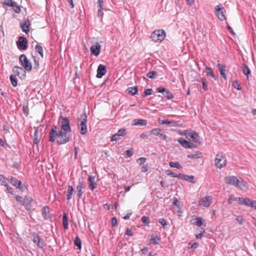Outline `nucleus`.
Listing matches in <instances>:
<instances>
[{
    "label": "nucleus",
    "mask_w": 256,
    "mask_h": 256,
    "mask_svg": "<svg viewBox=\"0 0 256 256\" xmlns=\"http://www.w3.org/2000/svg\"><path fill=\"white\" fill-rule=\"evenodd\" d=\"M68 132L60 130H58L56 126H52L48 134V140L52 142L56 141V144L59 145L65 144L70 142L71 139L68 134Z\"/></svg>",
    "instance_id": "obj_1"
},
{
    "label": "nucleus",
    "mask_w": 256,
    "mask_h": 256,
    "mask_svg": "<svg viewBox=\"0 0 256 256\" xmlns=\"http://www.w3.org/2000/svg\"><path fill=\"white\" fill-rule=\"evenodd\" d=\"M225 182L227 184L234 186L244 191L248 189V184L240 177L234 176H228L226 178Z\"/></svg>",
    "instance_id": "obj_2"
},
{
    "label": "nucleus",
    "mask_w": 256,
    "mask_h": 256,
    "mask_svg": "<svg viewBox=\"0 0 256 256\" xmlns=\"http://www.w3.org/2000/svg\"><path fill=\"white\" fill-rule=\"evenodd\" d=\"M87 116L86 112L81 114L78 118V126L80 130V133L82 135L86 134L88 132L87 126Z\"/></svg>",
    "instance_id": "obj_3"
},
{
    "label": "nucleus",
    "mask_w": 256,
    "mask_h": 256,
    "mask_svg": "<svg viewBox=\"0 0 256 256\" xmlns=\"http://www.w3.org/2000/svg\"><path fill=\"white\" fill-rule=\"evenodd\" d=\"M183 134L187 138H192L194 142L197 143L198 144H201L200 136L198 133L192 130H185Z\"/></svg>",
    "instance_id": "obj_4"
},
{
    "label": "nucleus",
    "mask_w": 256,
    "mask_h": 256,
    "mask_svg": "<svg viewBox=\"0 0 256 256\" xmlns=\"http://www.w3.org/2000/svg\"><path fill=\"white\" fill-rule=\"evenodd\" d=\"M166 38V32L163 30H154L151 34L150 38L154 42L162 41Z\"/></svg>",
    "instance_id": "obj_5"
},
{
    "label": "nucleus",
    "mask_w": 256,
    "mask_h": 256,
    "mask_svg": "<svg viewBox=\"0 0 256 256\" xmlns=\"http://www.w3.org/2000/svg\"><path fill=\"white\" fill-rule=\"evenodd\" d=\"M226 160L222 152L218 153L215 158V165L216 167L221 168L226 165Z\"/></svg>",
    "instance_id": "obj_6"
},
{
    "label": "nucleus",
    "mask_w": 256,
    "mask_h": 256,
    "mask_svg": "<svg viewBox=\"0 0 256 256\" xmlns=\"http://www.w3.org/2000/svg\"><path fill=\"white\" fill-rule=\"evenodd\" d=\"M19 60L21 65L26 71H30L32 69V65L24 54L20 56Z\"/></svg>",
    "instance_id": "obj_7"
},
{
    "label": "nucleus",
    "mask_w": 256,
    "mask_h": 256,
    "mask_svg": "<svg viewBox=\"0 0 256 256\" xmlns=\"http://www.w3.org/2000/svg\"><path fill=\"white\" fill-rule=\"evenodd\" d=\"M60 118L61 120L60 130L70 132H71V128L70 126V122L68 118L62 116H60Z\"/></svg>",
    "instance_id": "obj_8"
},
{
    "label": "nucleus",
    "mask_w": 256,
    "mask_h": 256,
    "mask_svg": "<svg viewBox=\"0 0 256 256\" xmlns=\"http://www.w3.org/2000/svg\"><path fill=\"white\" fill-rule=\"evenodd\" d=\"M31 236L32 242L36 244L37 246L40 249H43L45 246L43 239L35 232H32Z\"/></svg>",
    "instance_id": "obj_9"
},
{
    "label": "nucleus",
    "mask_w": 256,
    "mask_h": 256,
    "mask_svg": "<svg viewBox=\"0 0 256 256\" xmlns=\"http://www.w3.org/2000/svg\"><path fill=\"white\" fill-rule=\"evenodd\" d=\"M28 40L24 36H20L16 42L18 48L20 50H26L28 48Z\"/></svg>",
    "instance_id": "obj_10"
},
{
    "label": "nucleus",
    "mask_w": 256,
    "mask_h": 256,
    "mask_svg": "<svg viewBox=\"0 0 256 256\" xmlns=\"http://www.w3.org/2000/svg\"><path fill=\"white\" fill-rule=\"evenodd\" d=\"M216 14L218 19L222 21L226 19L224 14L226 10L224 7H220V6H216L215 7Z\"/></svg>",
    "instance_id": "obj_11"
},
{
    "label": "nucleus",
    "mask_w": 256,
    "mask_h": 256,
    "mask_svg": "<svg viewBox=\"0 0 256 256\" xmlns=\"http://www.w3.org/2000/svg\"><path fill=\"white\" fill-rule=\"evenodd\" d=\"M86 188L85 184L82 181H79L78 185L76 188V197L80 199L82 198V194L84 193V190Z\"/></svg>",
    "instance_id": "obj_12"
},
{
    "label": "nucleus",
    "mask_w": 256,
    "mask_h": 256,
    "mask_svg": "<svg viewBox=\"0 0 256 256\" xmlns=\"http://www.w3.org/2000/svg\"><path fill=\"white\" fill-rule=\"evenodd\" d=\"M33 199L30 196H26L24 198V201L22 206H24L26 209L28 211H31L32 209V202Z\"/></svg>",
    "instance_id": "obj_13"
},
{
    "label": "nucleus",
    "mask_w": 256,
    "mask_h": 256,
    "mask_svg": "<svg viewBox=\"0 0 256 256\" xmlns=\"http://www.w3.org/2000/svg\"><path fill=\"white\" fill-rule=\"evenodd\" d=\"M12 71L16 76H18L21 79L25 78L26 76L25 70L21 67L14 66L12 69Z\"/></svg>",
    "instance_id": "obj_14"
},
{
    "label": "nucleus",
    "mask_w": 256,
    "mask_h": 256,
    "mask_svg": "<svg viewBox=\"0 0 256 256\" xmlns=\"http://www.w3.org/2000/svg\"><path fill=\"white\" fill-rule=\"evenodd\" d=\"M101 46L98 42H96L95 44H93L90 48V51L92 55L96 56H98L100 52Z\"/></svg>",
    "instance_id": "obj_15"
},
{
    "label": "nucleus",
    "mask_w": 256,
    "mask_h": 256,
    "mask_svg": "<svg viewBox=\"0 0 256 256\" xmlns=\"http://www.w3.org/2000/svg\"><path fill=\"white\" fill-rule=\"evenodd\" d=\"M10 182L14 186H15L17 188L20 190H22L24 186V185L22 183L21 181L13 176H11Z\"/></svg>",
    "instance_id": "obj_16"
},
{
    "label": "nucleus",
    "mask_w": 256,
    "mask_h": 256,
    "mask_svg": "<svg viewBox=\"0 0 256 256\" xmlns=\"http://www.w3.org/2000/svg\"><path fill=\"white\" fill-rule=\"evenodd\" d=\"M42 214L44 220H48L52 218L50 208L48 206H44L42 209Z\"/></svg>",
    "instance_id": "obj_17"
},
{
    "label": "nucleus",
    "mask_w": 256,
    "mask_h": 256,
    "mask_svg": "<svg viewBox=\"0 0 256 256\" xmlns=\"http://www.w3.org/2000/svg\"><path fill=\"white\" fill-rule=\"evenodd\" d=\"M211 196L204 197L199 201V205L204 207H208L211 204Z\"/></svg>",
    "instance_id": "obj_18"
},
{
    "label": "nucleus",
    "mask_w": 256,
    "mask_h": 256,
    "mask_svg": "<svg viewBox=\"0 0 256 256\" xmlns=\"http://www.w3.org/2000/svg\"><path fill=\"white\" fill-rule=\"evenodd\" d=\"M106 68L104 65L100 64L97 69L96 77L102 78L106 73Z\"/></svg>",
    "instance_id": "obj_19"
},
{
    "label": "nucleus",
    "mask_w": 256,
    "mask_h": 256,
    "mask_svg": "<svg viewBox=\"0 0 256 256\" xmlns=\"http://www.w3.org/2000/svg\"><path fill=\"white\" fill-rule=\"evenodd\" d=\"M234 200L237 201L238 204L248 206L250 202V200L248 198H234Z\"/></svg>",
    "instance_id": "obj_20"
},
{
    "label": "nucleus",
    "mask_w": 256,
    "mask_h": 256,
    "mask_svg": "<svg viewBox=\"0 0 256 256\" xmlns=\"http://www.w3.org/2000/svg\"><path fill=\"white\" fill-rule=\"evenodd\" d=\"M30 22L28 19L24 20V22L20 24V28L22 32L28 34L30 31Z\"/></svg>",
    "instance_id": "obj_21"
},
{
    "label": "nucleus",
    "mask_w": 256,
    "mask_h": 256,
    "mask_svg": "<svg viewBox=\"0 0 256 256\" xmlns=\"http://www.w3.org/2000/svg\"><path fill=\"white\" fill-rule=\"evenodd\" d=\"M94 179V176H90L88 180V187L92 190L95 189L97 186V184L95 182Z\"/></svg>",
    "instance_id": "obj_22"
},
{
    "label": "nucleus",
    "mask_w": 256,
    "mask_h": 256,
    "mask_svg": "<svg viewBox=\"0 0 256 256\" xmlns=\"http://www.w3.org/2000/svg\"><path fill=\"white\" fill-rule=\"evenodd\" d=\"M160 238L159 236L152 234L151 236V238L150 240L149 244H158L160 242Z\"/></svg>",
    "instance_id": "obj_23"
},
{
    "label": "nucleus",
    "mask_w": 256,
    "mask_h": 256,
    "mask_svg": "<svg viewBox=\"0 0 256 256\" xmlns=\"http://www.w3.org/2000/svg\"><path fill=\"white\" fill-rule=\"evenodd\" d=\"M218 68L220 71V76L224 79H226V76L225 74L226 66L222 64H218Z\"/></svg>",
    "instance_id": "obj_24"
},
{
    "label": "nucleus",
    "mask_w": 256,
    "mask_h": 256,
    "mask_svg": "<svg viewBox=\"0 0 256 256\" xmlns=\"http://www.w3.org/2000/svg\"><path fill=\"white\" fill-rule=\"evenodd\" d=\"M132 125L144 126L147 124V121L143 119H135L132 121Z\"/></svg>",
    "instance_id": "obj_25"
},
{
    "label": "nucleus",
    "mask_w": 256,
    "mask_h": 256,
    "mask_svg": "<svg viewBox=\"0 0 256 256\" xmlns=\"http://www.w3.org/2000/svg\"><path fill=\"white\" fill-rule=\"evenodd\" d=\"M178 142L179 144L184 148H188L189 142L187 141L186 140H184L182 138H180L178 140Z\"/></svg>",
    "instance_id": "obj_26"
},
{
    "label": "nucleus",
    "mask_w": 256,
    "mask_h": 256,
    "mask_svg": "<svg viewBox=\"0 0 256 256\" xmlns=\"http://www.w3.org/2000/svg\"><path fill=\"white\" fill-rule=\"evenodd\" d=\"M74 191V189L72 186L69 185L68 186V190L66 191V196L68 200H70L72 198Z\"/></svg>",
    "instance_id": "obj_27"
},
{
    "label": "nucleus",
    "mask_w": 256,
    "mask_h": 256,
    "mask_svg": "<svg viewBox=\"0 0 256 256\" xmlns=\"http://www.w3.org/2000/svg\"><path fill=\"white\" fill-rule=\"evenodd\" d=\"M0 3L4 7L5 6L12 7V6H14V4H15V2L13 0H4Z\"/></svg>",
    "instance_id": "obj_28"
},
{
    "label": "nucleus",
    "mask_w": 256,
    "mask_h": 256,
    "mask_svg": "<svg viewBox=\"0 0 256 256\" xmlns=\"http://www.w3.org/2000/svg\"><path fill=\"white\" fill-rule=\"evenodd\" d=\"M68 219L66 214H64L62 216V225L64 230L68 228Z\"/></svg>",
    "instance_id": "obj_29"
},
{
    "label": "nucleus",
    "mask_w": 256,
    "mask_h": 256,
    "mask_svg": "<svg viewBox=\"0 0 256 256\" xmlns=\"http://www.w3.org/2000/svg\"><path fill=\"white\" fill-rule=\"evenodd\" d=\"M10 78L12 85L14 87H16L18 84V80L16 75L11 74Z\"/></svg>",
    "instance_id": "obj_30"
},
{
    "label": "nucleus",
    "mask_w": 256,
    "mask_h": 256,
    "mask_svg": "<svg viewBox=\"0 0 256 256\" xmlns=\"http://www.w3.org/2000/svg\"><path fill=\"white\" fill-rule=\"evenodd\" d=\"M242 72L248 78V75L250 74V71L248 66L244 64L242 65Z\"/></svg>",
    "instance_id": "obj_31"
},
{
    "label": "nucleus",
    "mask_w": 256,
    "mask_h": 256,
    "mask_svg": "<svg viewBox=\"0 0 256 256\" xmlns=\"http://www.w3.org/2000/svg\"><path fill=\"white\" fill-rule=\"evenodd\" d=\"M35 50L40 56L42 58H44V53L42 47L39 44H37L35 46Z\"/></svg>",
    "instance_id": "obj_32"
},
{
    "label": "nucleus",
    "mask_w": 256,
    "mask_h": 256,
    "mask_svg": "<svg viewBox=\"0 0 256 256\" xmlns=\"http://www.w3.org/2000/svg\"><path fill=\"white\" fill-rule=\"evenodd\" d=\"M195 222H193V224L198 226H201L203 224L204 220L201 217H196L195 218Z\"/></svg>",
    "instance_id": "obj_33"
},
{
    "label": "nucleus",
    "mask_w": 256,
    "mask_h": 256,
    "mask_svg": "<svg viewBox=\"0 0 256 256\" xmlns=\"http://www.w3.org/2000/svg\"><path fill=\"white\" fill-rule=\"evenodd\" d=\"M126 91L128 94L132 95H135L138 93V88L136 86L128 88Z\"/></svg>",
    "instance_id": "obj_34"
},
{
    "label": "nucleus",
    "mask_w": 256,
    "mask_h": 256,
    "mask_svg": "<svg viewBox=\"0 0 256 256\" xmlns=\"http://www.w3.org/2000/svg\"><path fill=\"white\" fill-rule=\"evenodd\" d=\"M8 180L4 177L3 175L0 174V184L2 186H8Z\"/></svg>",
    "instance_id": "obj_35"
},
{
    "label": "nucleus",
    "mask_w": 256,
    "mask_h": 256,
    "mask_svg": "<svg viewBox=\"0 0 256 256\" xmlns=\"http://www.w3.org/2000/svg\"><path fill=\"white\" fill-rule=\"evenodd\" d=\"M170 166L171 168H178V169L182 168V166L180 164V162H170Z\"/></svg>",
    "instance_id": "obj_36"
},
{
    "label": "nucleus",
    "mask_w": 256,
    "mask_h": 256,
    "mask_svg": "<svg viewBox=\"0 0 256 256\" xmlns=\"http://www.w3.org/2000/svg\"><path fill=\"white\" fill-rule=\"evenodd\" d=\"M206 72L208 76H211L215 80H216V77L215 76L214 74L212 72V68H210L206 67Z\"/></svg>",
    "instance_id": "obj_37"
},
{
    "label": "nucleus",
    "mask_w": 256,
    "mask_h": 256,
    "mask_svg": "<svg viewBox=\"0 0 256 256\" xmlns=\"http://www.w3.org/2000/svg\"><path fill=\"white\" fill-rule=\"evenodd\" d=\"M74 243V245L78 248V249L81 248V247H82L81 240L78 236H77L75 238Z\"/></svg>",
    "instance_id": "obj_38"
},
{
    "label": "nucleus",
    "mask_w": 256,
    "mask_h": 256,
    "mask_svg": "<svg viewBox=\"0 0 256 256\" xmlns=\"http://www.w3.org/2000/svg\"><path fill=\"white\" fill-rule=\"evenodd\" d=\"M163 95L168 100L172 99L174 97L173 94L169 90H166Z\"/></svg>",
    "instance_id": "obj_39"
},
{
    "label": "nucleus",
    "mask_w": 256,
    "mask_h": 256,
    "mask_svg": "<svg viewBox=\"0 0 256 256\" xmlns=\"http://www.w3.org/2000/svg\"><path fill=\"white\" fill-rule=\"evenodd\" d=\"M201 154V152L199 151L196 152V154H192L188 155V158L190 159H195L200 158V155Z\"/></svg>",
    "instance_id": "obj_40"
},
{
    "label": "nucleus",
    "mask_w": 256,
    "mask_h": 256,
    "mask_svg": "<svg viewBox=\"0 0 256 256\" xmlns=\"http://www.w3.org/2000/svg\"><path fill=\"white\" fill-rule=\"evenodd\" d=\"M162 130L160 128H154L149 131L150 134H154L156 136L160 135Z\"/></svg>",
    "instance_id": "obj_41"
},
{
    "label": "nucleus",
    "mask_w": 256,
    "mask_h": 256,
    "mask_svg": "<svg viewBox=\"0 0 256 256\" xmlns=\"http://www.w3.org/2000/svg\"><path fill=\"white\" fill-rule=\"evenodd\" d=\"M194 177L193 176H188L184 174V180L192 183H195V182L194 181Z\"/></svg>",
    "instance_id": "obj_42"
},
{
    "label": "nucleus",
    "mask_w": 256,
    "mask_h": 256,
    "mask_svg": "<svg viewBox=\"0 0 256 256\" xmlns=\"http://www.w3.org/2000/svg\"><path fill=\"white\" fill-rule=\"evenodd\" d=\"M14 12L16 14H20L21 12L20 8V6L18 4L15 2V4H14V6H12Z\"/></svg>",
    "instance_id": "obj_43"
},
{
    "label": "nucleus",
    "mask_w": 256,
    "mask_h": 256,
    "mask_svg": "<svg viewBox=\"0 0 256 256\" xmlns=\"http://www.w3.org/2000/svg\"><path fill=\"white\" fill-rule=\"evenodd\" d=\"M152 88H147V89H146L142 94V97H146V96H148V95H150L152 94Z\"/></svg>",
    "instance_id": "obj_44"
},
{
    "label": "nucleus",
    "mask_w": 256,
    "mask_h": 256,
    "mask_svg": "<svg viewBox=\"0 0 256 256\" xmlns=\"http://www.w3.org/2000/svg\"><path fill=\"white\" fill-rule=\"evenodd\" d=\"M147 76L150 78H156V76H158L156 72L155 71H151L148 72L147 74Z\"/></svg>",
    "instance_id": "obj_45"
},
{
    "label": "nucleus",
    "mask_w": 256,
    "mask_h": 256,
    "mask_svg": "<svg viewBox=\"0 0 256 256\" xmlns=\"http://www.w3.org/2000/svg\"><path fill=\"white\" fill-rule=\"evenodd\" d=\"M142 222L146 226H149L150 220L149 218L146 216H142Z\"/></svg>",
    "instance_id": "obj_46"
},
{
    "label": "nucleus",
    "mask_w": 256,
    "mask_h": 256,
    "mask_svg": "<svg viewBox=\"0 0 256 256\" xmlns=\"http://www.w3.org/2000/svg\"><path fill=\"white\" fill-rule=\"evenodd\" d=\"M32 56L34 61V68L38 70L40 66L39 61L35 56Z\"/></svg>",
    "instance_id": "obj_47"
},
{
    "label": "nucleus",
    "mask_w": 256,
    "mask_h": 256,
    "mask_svg": "<svg viewBox=\"0 0 256 256\" xmlns=\"http://www.w3.org/2000/svg\"><path fill=\"white\" fill-rule=\"evenodd\" d=\"M117 135L118 136H124L126 134V128H120L118 130V132H116Z\"/></svg>",
    "instance_id": "obj_48"
},
{
    "label": "nucleus",
    "mask_w": 256,
    "mask_h": 256,
    "mask_svg": "<svg viewBox=\"0 0 256 256\" xmlns=\"http://www.w3.org/2000/svg\"><path fill=\"white\" fill-rule=\"evenodd\" d=\"M134 154L132 150H126L125 152V156L126 158H130Z\"/></svg>",
    "instance_id": "obj_49"
},
{
    "label": "nucleus",
    "mask_w": 256,
    "mask_h": 256,
    "mask_svg": "<svg viewBox=\"0 0 256 256\" xmlns=\"http://www.w3.org/2000/svg\"><path fill=\"white\" fill-rule=\"evenodd\" d=\"M158 221V222L162 224V227L164 228H165V226H167V222L164 218H159Z\"/></svg>",
    "instance_id": "obj_50"
},
{
    "label": "nucleus",
    "mask_w": 256,
    "mask_h": 256,
    "mask_svg": "<svg viewBox=\"0 0 256 256\" xmlns=\"http://www.w3.org/2000/svg\"><path fill=\"white\" fill-rule=\"evenodd\" d=\"M16 200L22 205L24 201V198L22 196L17 195L16 196Z\"/></svg>",
    "instance_id": "obj_51"
},
{
    "label": "nucleus",
    "mask_w": 256,
    "mask_h": 256,
    "mask_svg": "<svg viewBox=\"0 0 256 256\" xmlns=\"http://www.w3.org/2000/svg\"><path fill=\"white\" fill-rule=\"evenodd\" d=\"M232 86L238 90H240L242 89L240 84L237 81L234 82L232 84Z\"/></svg>",
    "instance_id": "obj_52"
},
{
    "label": "nucleus",
    "mask_w": 256,
    "mask_h": 256,
    "mask_svg": "<svg viewBox=\"0 0 256 256\" xmlns=\"http://www.w3.org/2000/svg\"><path fill=\"white\" fill-rule=\"evenodd\" d=\"M159 122L162 124H167V125H169V124H173L174 122L173 121L168 120H159Z\"/></svg>",
    "instance_id": "obj_53"
},
{
    "label": "nucleus",
    "mask_w": 256,
    "mask_h": 256,
    "mask_svg": "<svg viewBox=\"0 0 256 256\" xmlns=\"http://www.w3.org/2000/svg\"><path fill=\"white\" fill-rule=\"evenodd\" d=\"M156 90L158 92L162 93L164 94L166 91V89L164 87L160 86L157 88Z\"/></svg>",
    "instance_id": "obj_54"
},
{
    "label": "nucleus",
    "mask_w": 256,
    "mask_h": 256,
    "mask_svg": "<svg viewBox=\"0 0 256 256\" xmlns=\"http://www.w3.org/2000/svg\"><path fill=\"white\" fill-rule=\"evenodd\" d=\"M202 88L204 90H208V84L206 80L202 78Z\"/></svg>",
    "instance_id": "obj_55"
},
{
    "label": "nucleus",
    "mask_w": 256,
    "mask_h": 256,
    "mask_svg": "<svg viewBox=\"0 0 256 256\" xmlns=\"http://www.w3.org/2000/svg\"><path fill=\"white\" fill-rule=\"evenodd\" d=\"M120 136H118V135H117V134H115L114 135L112 136L111 138V140L112 141H116L118 140H119L120 139Z\"/></svg>",
    "instance_id": "obj_56"
},
{
    "label": "nucleus",
    "mask_w": 256,
    "mask_h": 256,
    "mask_svg": "<svg viewBox=\"0 0 256 256\" xmlns=\"http://www.w3.org/2000/svg\"><path fill=\"white\" fill-rule=\"evenodd\" d=\"M236 220L237 221V222L241 224H242V222H243V218L242 216H237L236 218Z\"/></svg>",
    "instance_id": "obj_57"
},
{
    "label": "nucleus",
    "mask_w": 256,
    "mask_h": 256,
    "mask_svg": "<svg viewBox=\"0 0 256 256\" xmlns=\"http://www.w3.org/2000/svg\"><path fill=\"white\" fill-rule=\"evenodd\" d=\"M146 161V158H140L138 159L137 162L140 164H144Z\"/></svg>",
    "instance_id": "obj_58"
},
{
    "label": "nucleus",
    "mask_w": 256,
    "mask_h": 256,
    "mask_svg": "<svg viewBox=\"0 0 256 256\" xmlns=\"http://www.w3.org/2000/svg\"><path fill=\"white\" fill-rule=\"evenodd\" d=\"M5 187L6 188L7 192H8V193H10L12 194H14V191H13L12 188H11L10 186L8 184V186H5Z\"/></svg>",
    "instance_id": "obj_59"
},
{
    "label": "nucleus",
    "mask_w": 256,
    "mask_h": 256,
    "mask_svg": "<svg viewBox=\"0 0 256 256\" xmlns=\"http://www.w3.org/2000/svg\"><path fill=\"white\" fill-rule=\"evenodd\" d=\"M248 206H251L252 208H253L256 210V201L250 200V202Z\"/></svg>",
    "instance_id": "obj_60"
},
{
    "label": "nucleus",
    "mask_w": 256,
    "mask_h": 256,
    "mask_svg": "<svg viewBox=\"0 0 256 256\" xmlns=\"http://www.w3.org/2000/svg\"><path fill=\"white\" fill-rule=\"evenodd\" d=\"M126 234L128 235V236H133L132 232L128 228H126Z\"/></svg>",
    "instance_id": "obj_61"
},
{
    "label": "nucleus",
    "mask_w": 256,
    "mask_h": 256,
    "mask_svg": "<svg viewBox=\"0 0 256 256\" xmlns=\"http://www.w3.org/2000/svg\"><path fill=\"white\" fill-rule=\"evenodd\" d=\"M172 203H173V204L176 206H179V201L176 198H174V201H173Z\"/></svg>",
    "instance_id": "obj_62"
},
{
    "label": "nucleus",
    "mask_w": 256,
    "mask_h": 256,
    "mask_svg": "<svg viewBox=\"0 0 256 256\" xmlns=\"http://www.w3.org/2000/svg\"><path fill=\"white\" fill-rule=\"evenodd\" d=\"M23 112L26 116L28 114V108L26 106H23L22 107Z\"/></svg>",
    "instance_id": "obj_63"
},
{
    "label": "nucleus",
    "mask_w": 256,
    "mask_h": 256,
    "mask_svg": "<svg viewBox=\"0 0 256 256\" xmlns=\"http://www.w3.org/2000/svg\"><path fill=\"white\" fill-rule=\"evenodd\" d=\"M197 146V145L194 143H190L189 142L188 148H196Z\"/></svg>",
    "instance_id": "obj_64"
}]
</instances>
